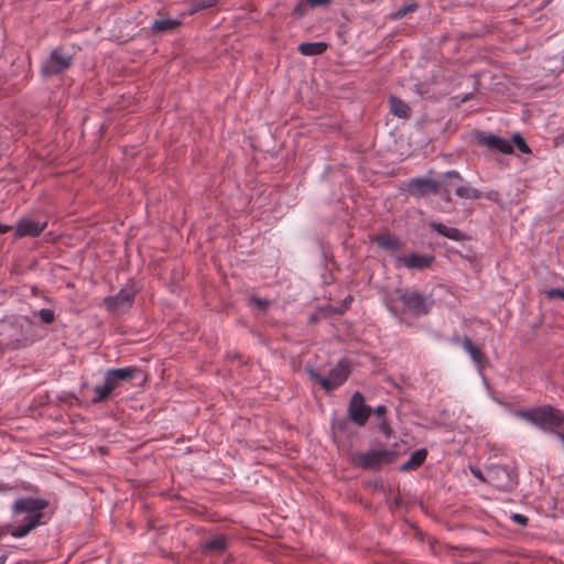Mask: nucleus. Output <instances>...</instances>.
<instances>
[{
  "mask_svg": "<svg viewBox=\"0 0 564 564\" xmlns=\"http://www.w3.org/2000/svg\"><path fill=\"white\" fill-rule=\"evenodd\" d=\"M48 505V501L42 498L25 497L17 499L11 507L12 514L17 517L25 513V517L17 525L11 523L0 525V529L3 530V536L10 534L12 538L21 539L37 527L46 524L50 518L45 517L43 510Z\"/></svg>",
  "mask_w": 564,
  "mask_h": 564,
  "instance_id": "f257e3e1",
  "label": "nucleus"
},
{
  "mask_svg": "<svg viewBox=\"0 0 564 564\" xmlns=\"http://www.w3.org/2000/svg\"><path fill=\"white\" fill-rule=\"evenodd\" d=\"M518 414L539 430L554 435H557L564 425V412L551 404L525 409Z\"/></svg>",
  "mask_w": 564,
  "mask_h": 564,
  "instance_id": "f03ea898",
  "label": "nucleus"
},
{
  "mask_svg": "<svg viewBox=\"0 0 564 564\" xmlns=\"http://www.w3.org/2000/svg\"><path fill=\"white\" fill-rule=\"evenodd\" d=\"M306 372L312 380L317 381L326 392L334 391L341 387L351 373V362L348 358H341L329 370L328 377L322 376L313 367H306Z\"/></svg>",
  "mask_w": 564,
  "mask_h": 564,
  "instance_id": "7ed1b4c3",
  "label": "nucleus"
},
{
  "mask_svg": "<svg viewBox=\"0 0 564 564\" xmlns=\"http://www.w3.org/2000/svg\"><path fill=\"white\" fill-rule=\"evenodd\" d=\"M399 456V452L394 449L371 448L367 452L356 453L351 458V463L355 467L361 468L364 470L378 471L383 467L395 463Z\"/></svg>",
  "mask_w": 564,
  "mask_h": 564,
  "instance_id": "20e7f679",
  "label": "nucleus"
},
{
  "mask_svg": "<svg viewBox=\"0 0 564 564\" xmlns=\"http://www.w3.org/2000/svg\"><path fill=\"white\" fill-rule=\"evenodd\" d=\"M395 292L399 301L411 315L421 317L432 311L434 305L432 296H426L413 289H397Z\"/></svg>",
  "mask_w": 564,
  "mask_h": 564,
  "instance_id": "39448f33",
  "label": "nucleus"
},
{
  "mask_svg": "<svg viewBox=\"0 0 564 564\" xmlns=\"http://www.w3.org/2000/svg\"><path fill=\"white\" fill-rule=\"evenodd\" d=\"M486 480L499 491H512L519 482V475L514 467L490 465L486 469Z\"/></svg>",
  "mask_w": 564,
  "mask_h": 564,
  "instance_id": "423d86ee",
  "label": "nucleus"
},
{
  "mask_svg": "<svg viewBox=\"0 0 564 564\" xmlns=\"http://www.w3.org/2000/svg\"><path fill=\"white\" fill-rule=\"evenodd\" d=\"M73 64L72 55L62 47L54 48L41 66L43 76H54L64 73Z\"/></svg>",
  "mask_w": 564,
  "mask_h": 564,
  "instance_id": "0eeeda50",
  "label": "nucleus"
},
{
  "mask_svg": "<svg viewBox=\"0 0 564 564\" xmlns=\"http://www.w3.org/2000/svg\"><path fill=\"white\" fill-rule=\"evenodd\" d=\"M137 290L132 283H127L120 291L104 299V304L109 312H119L129 310L134 303Z\"/></svg>",
  "mask_w": 564,
  "mask_h": 564,
  "instance_id": "6e6552de",
  "label": "nucleus"
},
{
  "mask_svg": "<svg viewBox=\"0 0 564 564\" xmlns=\"http://www.w3.org/2000/svg\"><path fill=\"white\" fill-rule=\"evenodd\" d=\"M372 409L366 403L364 394L359 391L355 392L348 404V417L351 422L359 426H365Z\"/></svg>",
  "mask_w": 564,
  "mask_h": 564,
  "instance_id": "1a4fd4ad",
  "label": "nucleus"
},
{
  "mask_svg": "<svg viewBox=\"0 0 564 564\" xmlns=\"http://www.w3.org/2000/svg\"><path fill=\"white\" fill-rule=\"evenodd\" d=\"M395 261L398 265H403L409 270L423 271L429 269L435 262V257L433 254H419L412 252L398 257Z\"/></svg>",
  "mask_w": 564,
  "mask_h": 564,
  "instance_id": "9d476101",
  "label": "nucleus"
},
{
  "mask_svg": "<svg viewBox=\"0 0 564 564\" xmlns=\"http://www.w3.org/2000/svg\"><path fill=\"white\" fill-rule=\"evenodd\" d=\"M406 191L414 197H424L430 194H436L438 186L436 185V180L414 177L408 182Z\"/></svg>",
  "mask_w": 564,
  "mask_h": 564,
  "instance_id": "9b49d317",
  "label": "nucleus"
},
{
  "mask_svg": "<svg viewBox=\"0 0 564 564\" xmlns=\"http://www.w3.org/2000/svg\"><path fill=\"white\" fill-rule=\"evenodd\" d=\"M453 340L459 344L463 349L468 352L479 371H482L488 366V358L486 354L480 347L476 346L469 337H456Z\"/></svg>",
  "mask_w": 564,
  "mask_h": 564,
  "instance_id": "f8f14e48",
  "label": "nucleus"
},
{
  "mask_svg": "<svg viewBox=\"0 0 564 564\" xmlns=\"http://www.w3.org/2000/svg\"><path fill=\"white\" fill-rule=\"evenodd\" d=\"M46 226V221L41 223L30 218H22L17 223L14 238H36L45 230Z\"/></svg>",
  "mask_w": 564,
  "mask_h": 564,
  "instance_id": "ddd939ff",
  "label": "nucleus"
},
{
  "mask_svg": "<svg viewBox=\"0 0 564 564\" xmlns=\"http://www.w3.org/2000/svg\"><path fill=\"white\" fill-rule=\"evenodd\" d=\"M228 541L225 534L215 535L200 544V553L204 556H223L228 551Z\"/></svg>",
  "mask_w": 564,
  "mask_h": 564,
  "instance_id": "4468645a",
  "label": "nucleus"
},
{
  "mask_svg": "<svg viewBox=\"0 0 564 564\" xmlns=\"http://www.w3.org/2000/svg\"><path fill=\"white\" fill-rule=\"evenodd\" d=\"M478 142L481 145H485L490 151L500 152L503 154H512L513 153V145L511 144L510 140H507L505 138H501L496 134H480L478 137Z\"/></svg>",
  "mask_w": 564,
  "mask_h": 564,
  "instance_id": "2eb2a0df",
  "label": "nucleus"
},
{
  "mask_svg": "<svg viewBox=\"0 0 564 564\" xmlns=\"http://www.w3.org/2000/svg\"><path fill=\"white\" fill-rule=\"evenodd\" d=\"M112 370L115 372V377L121 380L122 382L140 379L141 383H143L148 379L145 372L137 366L112 368Z\"/></svg>",
  "mask_w": 564,
  "mask_h": 564,
  "instance_id": "dca6fc26",
  "label": "nucleus"
},
{
  "mask_svg": "<svg viewBox=\"0 0 564 564\" xmlns=\"http://www.w3.org/2000/svg\"><path fill=\"white\" fill-rule=\"evenodd\" d=\"M462 183H464V178L457 171L453 170L442 173L438 180L436 181V185L438 186L437 193H440L443 188H447L448 191H455L456 186H463Z\"/></svg>",
  "mask_w": 564,
  "mask_h": 564,
  "instance_id": "f3484780",
  "label": "nucleus"
},
{
  "mask_svg": "<svg viewBox=\"0 0 564 564\" xmlns=\"http://www.w3.org/2000/svg\"><path fill=\"white\" fill-rule=\"evenodd\" d=\"M430 227L435 230L438 235L446 237L454 241H464L466 235L456 227H448L443 223L431 221Z\"/></svg>",
  "mask_w": 564,
  "mask_h": 564,
  "instance_id": "a211bd4d",
  "label": "nucleus"
},
{
  "mask_svg": "<svg viewBox=\"0 0 564 564\" xmlns=\"http://www.w3.org/2000/svg\"><path fill=\"white\" fill-rule=\"evenodd\" d=\"M182 24L180 19L155 20L151 25L152 34H167L175 31Z\"/></svg>",
  "mask_w": 564,
  "mask_h": 564,
  "instance_id": "6ab92c4d",
  "label": "nucleus"
},
{
  "mask_svg": "<svg viewBox=\"0 0 564 564\" xmlns=\"http://www.w3.org/2000/svg\"><path fill=\"white\" fill-rule=\"evenodd\" d=\"M427 449L420 448L411 454V457L400 466V471L415 470L421 467L427 457Z\"/></svg>",
  "mask_w": 564,
  "mask_h": 564,
  "instance_id": "aec40b11",
  "label": "nucleus"
},
{
  "mask_svg": "<svg viewBox=\"0 0 564 564\" xmlns=\"http://www.w3.org/2000/svg\"><path fill=\"white\" fill-rule=\"evenodd\" d=\"M372 240L377 242L378 247L387 251L394 252L402 248V241L399 237L391 234L376 236Z\"/></svg>",
  "mask_w": 564,
  "mask_h": 564,
  "instance_id": "412c9836",
  "label": "nucleus"
},
{
  "mask_svg": "<svg viewBox=\"0 0 564 564\" xmlns=\"http://www.w3.org/2000/svg\"><path fill=\"white\" fill-rule=\"evenodd\" d=\"M327 50V44L324 42L302 43L299 46L301 54L305 56L321 55Z\"/></svg>",
  "mask_w": 564,
  "mask_h": 564,
  "instance_id": "4be33fe9",
  "label": "nucleus"
},
{
  "mask_svg": "<svg viewBox=\"0 0 564 564\" xmlns=\"http://www.w3.org/2000/svg\"><path fill=\"white\" fill-rule=\"evenodd\" d=\"M349 417H334L330 422V429L334 435H345L350 426Z\"/></svg>",
  "mask_w": 564,
  "mask_h": 564,
  "instance_id": "5701e85b",
  "label": "nucleus"
},
{
  "mask_svg": "<svg viewBox=\"0 0 564 564\" xmlns=\"http://www.w3.org/2000/svg\"><path fill=\"white\" fill-rule=\"evenodd\" d=\"M455 194L458 197L466 199H479L484 195L480 191L469 187L467 185L456 186Z\"/></svg>",
  "mask_w": 564,
  "mask_h": 564,
  "instance_id": "b1692460",
  "label": "nucleus"
},
{
  "mask_svg": "<svg viewBox=\"0 0 564 564\" xmlns=\"http://www.w3.org/2000/svg\"><path fill=\"white\" fill-rule=\"evenodd\" d=\"M330 0H301L295 7V12L303 15L307 12L308 8L329 4Z\"/></svg>",
  "mask_w": 564,
  "mask_h": 564,
  "instance_id": "393cba45",
  "label": "nucleus"
},
{
  "mask_svg": "<svg viewBox=\"0 0 564 564\" xmlns=\"http://www.w3.org/2000/svg\"><path fill=\"white\" fill-rule=\"evenodd\" d=\"M217 4V0H193L192 7L186 13H183L182 17L193 15L202 10L213 8Z\"/></svg>",
  "mask_w": 564,
  "mask_h": 564,
  "instance_id": "a878e982",
  "label": "nucleus"
},
{
  "mask_svg": "<svg viewBox=\"0 0 564 564\" xmlns=\"http://www.w3.org/2000/svg\"><path fill=\"white\" fill-rule=\"evenodd\" d=\"M112 393L104 382L101 386H96L94 388V397L91 399V404H99L106 402Z\"/></svg>",
  "mask_w": 564,
  "mask_h": 564,
  "instance_id": "bb28decb",
  "label": "nucleus"
},
{
  "mask_svg": "<svg viewBox=\"0 0 564 564\" xmlns=\"http://www.w3.org/2000/svg\"><path fill=\"white\" fill-rule=\"evenodd\" d=\"M510 141L513 148L516 147L522 154H530L532 152L531 148L520 133H514Z\"/></svg>",
  "mask_w": 564,
  "mask_h": 564,
  "instance_id": "cd10ccee",
  "label": "nucleus"
},
{
  "mask_svg": "<svg viewBox=\"0 0 564 564\" xmlns=\"http://www.w3.org/2000/svg\"><path fill=\"white\" fill-rule=\"evenodd\" d=\"M104 382L106 383V386L112 393L117 388L120 387L122 381L115 377V372H113L112 368H110L105 373Z\"/></svg>",
  "mask_w": 564,
  "mask_h": 564,
  "instance_id": "c85d7f7f",
  "label": "nucleus"
},
{
  "mask_svg": "<svg viewBox=\"0 0 564 564\" xmlns=\"http://www.w3.org/2000/svg\"><path fill=\"white\" fill-rule=\"evenodd\" d=\"M39 317L41 318L42 323L50 325L55 321V313L51 308H41L37 312Z\"/></svg>",
  "mask_w": 564,
  "mask_h": 564,
  "instance_id": "c756f323",
  "label": "nucleus"
},
{
  "mask_svg": "<svg viewBox=\"0 0 564 564\" xmlns=\"http://www.w3.org/2000/svg\"><path fill=\"white\" fill-rule=\"evenodd\" d=\"M378 429L387 438H390L393 434V430L387 419L380 421Z\"/></svg>",
  "mask_w": 564,
  "mask_h": 564,
  "instance_id": "7c9ffc66",
  "label": "nucleus"
},
{
  "mask_svg": "<svg viewBox=\"0 0 564 564\" xmlns=\"http://www.w3.org/2000/svg\"><path fill=\"white\" fill-rule=\"evenodd\" d=\"M545 296L549 300L561 299L564 301V289L552 288L545 291Z\"/></svg>",
  "mask_w": 564,
  "mask_h": 564,
  "instance_id": "2f4dec72",
  "label": "nucleus"
},
{
  "mask_svg": "<svg viewBox=\"0 0 564 564\" xmlns=\"http://www.w3.org/2000/svg\"><path fill=\"white\" fill-rule=\"evenodd\" d=\"M390 111L400 119H408L412 113V108H390Z\"/></svg>",
  "mask_w": 564,
  "mask_h": 564,
  "instance_id": "473e14b6",
  "label": "nucleus"
},
{
  "mask_svg": "<svg viewBox=\"0 0 564 564\" xmlns=\"http://www.w3.org/2000/svg\"><path fill=\"white\" fill-rule=\"evenodd\" d=\"M251 304L257 305L260 310L265 311L270 306V301L265 299L258 297L252 295L249 300Z\"/></svg>",
  "mask_w": 564,
  "mask_h": 564,
  "instance_id": "72a5a7b5",
  "label": "nucleus"
},
{
  "mask_svg": "<svg viewBox=\"0 0 564 564\" xmlns=\"http://www.w3.org/2000/svg\"><path fill=\"white\" fill-rule=\"evenodd\" d=\"M319 311H321V313H322L324 318H328L330 316L336 315L335 314V312H336L335 306H332V305L322 306V307H319Z\"/></svg>",
  "mask_w": 564,
  "mask_h": 564,
  "instance_id": "f704fd0d",
  "label": "nucleus"
},
{
  "mask_svg": "<svg viewBox=\"0 0 564 564\" xmlns=\"http://www.w3.org/2000/svg\"><path fill=\"white\" fill-rule=\"evenodd\" d=\"M482 196L495 203H499L500 200V193L495 189L486 192Z\"/></svg>",
  "mask_w": 564,
  "mask_h": 564,
  "instance_id": "c9c22d12",
  "label": "nucleus"
},
{
  "mask_svg": "<svg viewBox=\"0 0 564 564\" xmlns=\"http://www.w3.org/2000/svg\"><path fill=\"white\" fill-rule=\"evenodd\" d=\"M511 519H512L516 523H518V524H520V525H523V527H525V525L528 524V522H529L528 517H525L524 514H521V513H514V514L511 517Z\"/></svg>",
  "mask_w": 564,
  "mask_h": 564,
  "instance_id": "e433bc0d",
  "label": "nucleus"
},
{
  "mask_svg": "<svg viewBox=\"0 0 564 564\" xmlns=\"http://www.w3.org/2000/svg\"><path fill=\"white\" fill-rule=\"evenodd\" d=\"M323 315L321 313V311L318 310L317 312H314L312 313L310 316H308V324L311 325H315L317 324L321 319H323Z\"/></svg>",
  "mask_w": 564,
  "mask_h": 564,
  "instance_id": "4c0bfd02",
  "label": "nucleus"
},
{
  "mask_svg": "<svg viewBox=\"0 0 564 564\" xmlns=\"http://www.w3.org/2000/svg\"><path fill=\"white\" fill-rule=\"evenodd\" d=\"M388 410H387V406L383 405V404H380L378 405L375 410H373V413L378 416V419H380V421L382 419H386V414H387Z\"/></svg>",
  "mask_w": 564,
  "mask_h": 564,
  "instance_id": "58836bf2",
  "label": "nucleus"
},
{
  "mask_svg": "<svg viewBox=\"0 0 564 564\" xmlns=\"http://www.w3.org/2000/svg\"><path fill=\"white\" fill-rule=\"evenodd\" d=\"M451 192L452 191H448L447 188H443L440 193H436L435 195L441 196L442 199L446 203H452L453 198Z\"/></svg>",
  "mask_w": 564,
  "mask_h": 564,
  "instance_id": "ea45409f",
  "label": "nucleus"
},
{
  "mask_svg": "<svg viewBox=\"0 0 564 564\" xmlns=\"http://www.w3.org/2000/svg\"><path fill=\"white\" fill-rule=\"evenodd\" d=\"M471 474L477 478L479 479L481 482H486L487 484V480H486V473L484 474L479 468H471Z\"/></svg>",
  "mask_w": 564,
  "mask_h": 564,
  "instance_id": "a19ab883",
  "label": "nucleus"
},
{
  "mask_svg": "<svg viewBox=\"0 0 564 564\" xmlns=\"http://www.w3.org/2000/svg\"><path fill=\"white\" fill-rule=\"evenodd\" d=\"M12 226L11 225H6V224H0V234H7L9 231L12 230Z\"/></svg>",
  "mask_w": 564,
  "mask_h": 564,
  "instance_id": "79ce46f5",
  "label": "nucleus"
},
{
  "mask_svg": "<svg viewBox=\"0 0 564 564\" xmlns=\"http://www.w3.org/2000/svg\"><path fill=\"white\" fill-rule=\"evenodd\" d=\"M12 489H13V487L10 486L9 484L0 482V492H7Z\"/></svg>",
  "mask_w": 564,
  "mask_h": 564,
  "instance_id": "37998d69",
  "label": "nucleus"
},
{
  "mask_svg": "<svg viewBox=\"0 0 564 564\" xmlns=\"http://www.w3.org/2000/svg\"><path fill=\"white\" fill-rule=\"evenodd\" d=\"M335 310H336V312H335L336 315H343L347 308L344 305H341V306H335Z\"/></svg>",
  "mask_w": 564,
  "mask_h": 564,
  "instance_id": "c03bdc74",
  "label": "nucleus"
},
{
  "mask_svg": "<svg viewBox=\"0 0 564 564\" xmlns=\"http://www.w3.org/2000/svg\"><path fill=\"white\" fill-rule=\"evenodd\" d=\"M352 302V296L351 295H348L344 301H343V304L346 308L349 307L350 303Z\"/></svg>",
  "mask_w": 564,
  "mask_h": 564,
  "instance_id": "a18cd8bd",
  "label": "nucleus"
},
{
  "mask_svg": "<svg viewBox=\"0 0 564 564\" xmlns=\"http://www.w3.org/2000/svg\"><path fill=\"white\" fill-rule=\"evenodd\" d=\"M391 106L397 107V106H404V105H403V102L400 99H397V98L392 97L391 98Z\"/></svg>",
  "mask_w": 564,
  "mask_h": 564,
  "instance_id": "49530a36",
  "label": "nucleus"
},
{
  "mask_svg": "<svg viewBox=\"0 0 564 564\" xmlns=\"http://www.w3.org/2000/svg\"><path fill=\"white\" fill-rule=\"evenodd\" d=\"M471 99H473V95L471 94H466V95H464V97L460 98L459 101L460 102H467V101H469Z\"/></svg>",
  "mask_w": 564,
  "mask_h": 564,
  "instance_id": "de8ad7c7",
  "label": "nucleus"
},
{
  "mask_svg": "<svg viewBox=\"0 0 564 564\" xmlns=\"http://www.w3.org/2000/svg\"><path fill=\"white\" fill-rule=\"evenodd\" d=\"M415 8H416V4H411V6L406 7V8H404V10H403V14H405V13H408V12H412V11H414V10H415Z\"/></svg>",
  "mask_w": 564,
  "mask_h": 564,
  "instance_id": "09e8293b",
  "label": "nucleus"
},
{
  "mask_svg": "<svg viewBox=\"0 0 564 564\" xmlns=\"http://www.w3.org/2000/svg\"><path fill=\"white\" fill-rule=\"evenodd\" d=\"M7 560H8V555L7 554H1L0 555V564H6Z\"/></svg>",
  "mask_w": 564,
  "mask_h": 564,
  "instance_id": "8fccbe9b",
  "label": "nucleus"
},
{
  "mask_svg": "<svg viewBox=\"0 0 564 564\" xmlns=\"http://www.w3.org/2000/svg\"><path fill=\"white\" fill-rule=\"evenodd\" d=\"M234 358H237V359H240L241 358V355L239 352H234L232 355Z\"/></svg>",
  "mask_w": 564,
  "mask_h": 564,
  "instance_id": "3c124183",
  "label": "nucleus"
},
{
  "mask_svg": "<svg viewBox=\"0 0 564 564\" xmlns=\"http://www.w3.org/2000/svg\"><path fill=\"white\" fill-rule=\"evenodd\" d=\"M558 139H560V142H561L562 144H564V132L560 135V138H558Z\"/></svg>",
  "mask_w": 564,
  "mask_h": 564,
  "instance_id": "603ef678",
  "label": "nucleus"
},
{
  "mask_svg": "<svg viewBox=\"0 0 564 564\" xmlns=\"http://www.w3.org/2000/svg\"><path fill=\"white\" fill-rule=\"evenodd\" d=\"M3 538V530L0 529V540Z\"/></svg>",
  "mask_w": 564,
  "mask_h": 564,
  "instance_id": "864d4df0",
  "label": "nucleus"
}]
</instances>
